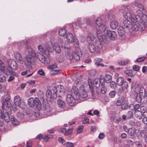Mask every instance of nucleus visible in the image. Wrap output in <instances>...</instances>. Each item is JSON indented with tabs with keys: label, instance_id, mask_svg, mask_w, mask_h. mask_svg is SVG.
Returning a JSON list of instances; mask_svg holds the SVG:
<instances>
[{
	"label": "nucleus",
	"instance_id": "f257e3e1",
	"mask_svg": "<svg viewBox=\"0 0 147 147\" xmlns=\"http://www.w3.org/2000/svg\"><path fill=\"white\" fill-rule=\"evenodd\" d=\"M25 51L28 54L25 59L24 63L29 69L32 68V65L34 63V57H37L40 61L45 64L50 63V60L48 57H46L39 53H36L30 46L26 47Z\"/></svg>",
	"mask_w": 147,
	"mask_h": 147
},
{
	"label": "nucleus",
	"instance_id": "f03ea898",
	"mask_svg": "<svg viewBox=\"0 0 147 147\" xmlns=\"http://www.w3.org/2000/svg\"><path fill=\"white\" fill-rule=\"evenodd\" d=\"M102 48V45L101 42L99 40H96L94 42L89 43L88 48L91 53H94L96 49H100Z\"/></svg>",
	"mask_w": 147,
	"mask_h": 147
},
{
	"label": "nucleus",
	"instance_id": "7ed1b4c3",
	"mask_svg": "<svg viewBox=\"0 0 147 147\" xmlns=\"http://www.w3.org/2000/svg\"><path fill=\"white\" fill-rule=\"evenodd\" d=\"M28 103L30 107H36L38 110L41 108V105L39 99L37 98H34L31 97L28 100Z\"/></svg>",
	"mask_w": 147,
	"mask_h": 147
},
{
	"label": "nucleus",
	"instance_id": "20e7f679",
	"mask_svg": "<svg viewBox=\"0 0 147 147\" xmlns=\"http://www.w3.org/2000/svg\"><path fill=\"white\" fill-rule=\"evenodd\" d=\"M8 65V70L9 73L13 75L15 74L13 70L17 69L18 66L16 62L12 59H8L7 61Z\"/></svg>",
	"mask_w": 147,
	"mask_h": 147
},
{
	"label": "nucleus",
	"instance_id": "39448f33",
	"mask_svg": "<svg viewBox=\"0 0 147 147\" xmlns=\"http://www.w3.org/2000/svg\"><path fill=\"white\" fill-rule=\"evenodd\" d=\"M38 50L42 53L46 55L47 56L50 55V53H51L53 51V48L51 46L43 47L40 45L38 47Z\"/></svg>",
	"mask_w": 147,
	"mask_h": 147
},
{
	"label": "nucleus",
	"instance_id": "423d86ee",
	"mask_svg": "<svg viewBox=\"0 0 147 147\" xmlns=\"http://www.w3.org/2000/svg\"><path fill=\"white\" fill-rule=\"evenodd\" d=\"M46 96L49 102H52L56 98L57 94L55 90H48L46 92Z\"/></svg>",
	"mask_w": 147,
	"mask_h": 147
},
{
	"label": "nucleus",
	"instance_id": "0eeeda50",
	"mask_svg": "<svg viewBox=\"0 0 147 147\" xmlns=\"http://www.w3.org/2000/svg\"><path fill=\"white\" fill-rule=\"evenodd\" d=\"M66 57L67 59L71 60L74 58L76 61H79L80 59V57L79 55L75 52L70 53L69 51H67L66 53Z\"/></svg>",
	"mask_w": 147,
	"mask_h": 147
},
{
	"label": "nucleus",
	"instance_id": "6e6552de",
	"mask_svg": "<svg viewBox=\"0 0 147 147\" xmlns=\"http://www.w3.org/2000/svg\"><path fill=\"white\" fill-rule=\"evenodd\" d=\"M66 99L67 103L71 106L74 105L75 103L76 100H77L75 96L69 93L67 95Z\"/></svg>",
	"mask_w": 147,
	"mask_h": 147
},
{
	"label": "nucleus",
	"instance_id": "1a4fd4ad",
	"mask_svg": "<svg viewBox=\"0 0 147 147\" xmlns=\"http://www.w3.org/2000/svg\"><path fill=\"white\" fill-rule=\"evenodd\" d=\"M123 16L126 20H130L131 22H135L136 20L135 18H137L136 17H132L130 13L127 11L125 10L123 12Z\"/></svg>",
	"mask_w": 147,
	"mask_h": 147
},
{
	"label": "nucleus",
	"instance_id": "9d476101",
	"mask_svg": "<svg viewBox=\"0 0 147 147\" xmlns=\"http://www.w3.org/2000/svg\"><path fill=\"white\" fill-rule=\"evenodd\" d=\"M96 23L98 26L99 30L102 31H104L106 28V27L103 24V21L102 19L100 18H97L96 20Z\"/></svg>",
	"mask_w": 147,
	"mask_h": 147
},
{
	"label": "nucleus",
	"instance_id": "9b49d317",
	"mask_svg": "<svg viewBox=\"0 0 147 147\" xmlns=\"http://www.w3.org/2000/svg\"><path fill=\"white\" fill-rule=\"evenodd\" d=\"M107 34L110 39L115 40L117 38V34L115 31L111 30H107Z\"/></svg>",
	"mask_w": 147,
	"mask_h": 147
},
{
	"label": "nucleus",
	"instance_id": "f8f14e48",
	"mask_svg": "<svg viewBox=\"0 0 147 147\" xmlns=\"http://www.w3.org/2000/svg\"><path fill=\"white\" fill-rule=\"evenodd\" d=\"M135 19L136 20V21L135 22H131V28L132 30L135 31H137L140 28L139 27V20L140 18H136Z\"/></svg>",
	"mask_w": 147,
	"mask_h": 147
},
{
	"label": "nucleus",
	"instance_id": "ddd939ff",
	"mask_svg": "<svg viewBox=\"0 0 147 147\" xmlns=\"http://www.w3.org/2000/svg\"><path fill=\"white\" fill-rule=\"evenodd\" d=\"M78 92L79 93V90L76 86H73L71 90V94L75 96L77 100L79 99V96L78 94Z\"/></svg>",
	"mask_w": 147,
	"mask_h": 147
},
{
	"label": "nucleus",
	"instance_id": "4468645a",
	"mask_svg": "<svg viewBox=\"0 0 147 147\" xmlns=\"http://www.w3.org/2000/svg\"><path fill=\"white\" fill-rule=\"evenodd\" d=\"M138 25L140 29L141 30H144L146 27H147V19L144 20H142L140 23H139Z\"/></svg>",
	"mask_w": 147,
	"mask_h": 147
},
{
	"label": "nucleus",
	"instance_id": "2eb2a0df",
	"mask_svg": "<svg viewBox=\"0 0 147 147\" xmlns=\"http://www.w3.org/2000/svg\"><path fill=\"white\" fill-rule=\"evenodd\" d=\"M2 106V108H3L5 105L6 107L9 108L11 106V101L10 98L8 97L6 98L5 99L3 100Z\"/></svg>",
	"mask_w": 147,
	"mask_h": 147
},
{
	"label": "nucleus",
	"instance_id": "dca6fc26",
	"mask_svg": "<svg viewBox=\"0 0 147 147\" xmlns=\"http://www.w3.org/2000/svg\"><path fill=\"white\" fill-rule=\"evenodd\" d=\"M56 92V94H58L59 96L60 97L61 96L64 94L65 90L63 86L60 85L59 87H58L57 88V90L55 91Z\"/></svg>",
	"mask_w": 147,
	"mask_h": 147
},
{
	"label": "nucleus",
	"instance_id": "f3484780",
	"mask_svg": "<svg viewBox=\"0 0 147 147\" xmlns=\"http://www.w3.org/2000/svg\"><path fill=\"white\" fill-rule=\"evenodd\" d=\"M138 7L139 9L137 10L136 12L137 14H139L138 16V17L140 18L139 16L142 14L143 12L145 11V10L143 5L141 4H139L138 6Z\"/></svg>",
	"mask_w": 147,
	"mask_h": 147
},
{
	"label": "nucleus",
	"instance_id": "a211bd4d",
	"mask_svg": "<svg viewBox=\"0 0 147 147\" xmlns=\"http://www.w3.org/2000/svg\"><path fill=\"white\" fill-rule=\"evenodd\" d=\"M84 21L83 22L81 23L80 20H78L76 24L77 25L80 26L81 28H86V25L89 24V22H87L86 20Z\"/></svg>",
	"mask_w": 147,
	"mask_h": 147
},
{
	"label": "nucleus",
	"instance_id": "6ab92c4d",
	"mask_svg": "<svg viewBox=\"0 0 147 147\" xmlns=\"http://www.w3.org/2000/svg\"><path fill=\"white\" fill-rule=\"evenodd\" d=\"M78 95L81 98H86L88 96V94L86 92L84 89H80L79 90V93Z\"/></svg>",
	"mask_w": 147,
	"mask_h": 147
},
{
	"label": "nucleus",
	"instance_id": "aec40b11",
	"mask_svg": "<svg viewBox=\"0 0 147 147\" xmlns=\"http://www.w3.org/2000/svg\"><path fill=\"white\" fill-rule=\"evenodd\" d=\"M15 57L17 61L21 64L23 63V58L19 53H16L15 54Z\"/></svg>",
	"mask_w": 147,
	"mask_h": 147
},
{
	"label": "nucleus",
	"instance_id": "412c9836",
	"mask_svg": "<svg viewBox=\"0 0 147 147\" xmlns=\"http://www.w3.org/2000/svg\"><path fill=\"white\" fill-rule=\"evenodd\" d=\"M125 99L123 97H120L115 103L117 106H120L125 102Z\"/></svg>",
	"mask_w": 147,
	"mask_h": 147
},
{
	"label": "nucleus",
	"instance_id": "4be33fe9",
	"mask_svg": "<svg viewBox=\"0 0 147 147\" xmlns=\"http://www.w3.org/2000/svg\"><path fill=\"white\" fill-rule=\"evenodd\" d=\"M118 32L119 35L123 38L125 37V31L123 27L122 26H119L118 29Z\"/></svg>",
	"mask_w": 147,
	"mask_h": 147
},
{
	"label": "nucleus",
	"instance_id": "5701e85b",
	"mask_svg": "<svg viewBox=\"0 0 147 147\" xmlns=\"http://www.w3.org/2000/svg\"><path fill=\"white\" fill-rule=\"evenodd\" d=\"M14 103L15 105L20 107L21 104L20 97L18 96H16L14 98Z\"/></svg>",
	"mask_w": 147,
	"mask_h": 147
},
{
	"label": "nucleus",
	"instance_id": "b1692460",
	"mask_svg": "<svg viewBox=\"0 0 147 147\" xmlns=\"http://www.w3.org/2000/svg\"><path fill=\"white\" fill-rule=\"evenodd\" d=\"M118 26V22L115 20H113L110 23V26L112 29H115Z\"/></svg>",
	"mask_w": 147,
	"mask_h": 147
},
{
	"label": "nucleus",
	"instance_id": "393cba45",
	"mask_svg": "<svg viewBox=\"0 0 147 147\" xmlns=\"http://www.w3.org/2000/svg\"><path fill=\"white\" fill-rule=\"evenodd\" d=\"M67 38L69 42L72 43L74 41V38L71 33H68L67 35Z\"/></svg>",
	"mask_w": 147,
	"mask_h": 147
},
{
	"label": "nucleus",
	"instance_id": "a878e982",
	"mask_svg": "<svg viewBox=\"0 0 147 147\" xmlns=\"http://www.w3.org/2000/svg\"><path fill=\"white\" fill-rule=\"evenodd\" d=\"M123 24L125 27L127 28H131V22L130 20H126L123 21Z\"/></svg>",
	"mask_w": 147,
	"mask_h": 147
},
{
	"label": "nucleus",
	"instance_id": "bb28decb",
	"mask_svg": "<svg viewBox=\"0 0 147 147\" xmlns=\"http://www.w3.org/2000/svg\"><path fill=\"white\" fill-rule=\"evenodd\" d=\"M143 111H135L134 114L136 117L138 119H141L142 116V112Z\"/></svg>",
	"mask_w": 147,
	"mask_h": 147
},
{
	"label": "nucleus",
	"instance_id": "cd10ccee",
	"mask_svg": "<svg viewBox=\"0 0 147 147\" xmlns=\"http://www.w3.org/2000/svg\"><path fill=\"white\" fill-rule=\"evenodd\" d=\"M53 48L55 51L57 53H59L61 52V49L59 44L57 43H55L53 45Z\"/></svg>",
	"mask_w": 147,
	"mask_h": 147
},
{
	"label": "nucleus",
	"instance_id": "c85d7f7f",
	"mask_svg": "<svg viewBox=\"0 0 147 147\" xmlns=\"http://www.w3.org/2000/svg\"><path fill=\"white\" fill-rule=\"evenodd\" d=\"M67 30L64 28L60 29L59 32V35L61 36H65Z\"/></svg>",
	"mask_w": 147,
	"mask_h": 147
},
{
	"label": "nucleus",
	"instance_id": "c756f323",
	"mask_svg": "<svg viewBox=\"0 0 147 147\" xmlns=\"http://www.w3.org/2000/svg\"><path fill=\"white\" fill-rule=\"evenodd\" d=\"M136 129L134 128H131L128 130L129 134L131 136H134L136 134Z\"/></svg>",
	"mask_w": 147,
	"mask_h": 147
},
{
	"label": "nucleus",
	"instance_id": "7c9ffc66",
	"mask_svg": "<svg viewBox=\"0 0 147 147\" xmlns=\"http://www.w3.org/2000/svg\"><path fill=\"white\" fill-rule=\"evenodd\" d=\"M129 124L132 126H135L136 125L138 126H140V122L138 121L136 122L134 121L131 120L129 121Z\"/></svg>",
	"mask_w": 147,
	"mask_h": 147
},
{
	"label": "nucleus",
	"instance_id": "2f4dec72",
	"mask_svg": "<svg viewBox=\"0 0 147 147\" xmlns=\"http://www.w3.org/2000/svg\"><path fill=\"white\" fill-rule=\"evenodd\" d=\"M134 109L135 111H143L144 110V107H143L141 106L138 104L136 105L134 107Z\"/></svg>",
	"mask_w": 147,
	"mask_h": 147
},
{
	"label": "nucleus",
	"instance_id": "473e14b6",
	"mask_svg": "<svg viewBox=\"0 0 147 147\" xmlns=\"http://www.w3.org/2000/svg\"><path fill=\"white\" fill-rule=\"evenodd\" d=\"M3 118L5 121L6 122L8 123L9 121H10V117L8 112H5L4 113L3 115Z\"/></svg>",
	"mask_w": 147,
	"mask_h": 147
},
{
	"label": "nucleus",
	"instance_id": "72a5a7b5",
	"mask_svg": "<svg viewBox=\"0 0 147 147\" xmlns=\"http://www.w3.org/2000/svg\"><path fill=\"white\" fill-rule=\"evenodd\" d=\"M94 34L92 33H89L88 36L87 37V39L88 41H93L95 39Z\"/></svg>",
	"mask_w": 147,
	"mask_h": 147
},
{
	"label": "nucleus",
	"instance_id": "f704fd0d",
	"mask_svg": "<svg viewBox=\"0 0 147 147\" xmlns=\"http://www.w3.org/2000/svg\"><path fill=\"white\" fill-rule=\"evenodd\" d=\"M57 103L59 106L61 108H64L65 106V103L61 99L58 100Z\"/></svg>",
	"mask_w": 147,
	"mask_h": 147
},
{
	"label": "nucleus",
	"instance_id": "c9c22d12",
	"mask_svg": "<svg viewBox=\"0 0 147 147\" xmlns=\"http://www.w3.org/2000/svg\"><path fill=\"white\" fill-rule=\"evenodd\" d=\"M123 79L121 77H119L116 80V83L119 86H121L123 82Z\"/></svg>",
	"mask_w": 147,
	"mask_h": 147
},
{
	"label": "nucleus",
	"instance_id": "e433bc0d",
	"mask_svg": "<svg viewBox=\"0 0 147 147\" xmlns=\"http://www.w3.org/2000/svg\"><path fill=\"white\" fill-rule=\"evenodd\" d=\"M11 121L12 124L14 125H16L19 123L18 121L13 116H12L11 117Z\"/></svg>",
	"mask_w": 147,
	"mask_h": 147
},
{
	"label": "nucleus",
	"instance_id": "4c0bfd02",
	"mask_svg": "<svg viewBox=\"0 0 147 147\" xmlns=\"http://www.w3.org/2000/svg\"><path fill=\"white\" fill-rule=\"evenodd\" d=\"M121 85L122 90L124 91L127 90L128 87V83L126 81L123 82Z\"/></svg>",
	"mask_w": 147,
	"mask_h": 147
},
{
	"label": "nucleus",
	"instance_id": "58836bf2",
	"mask_svg": "<svg viewBox=\"0 0 147 147\" xmlns=\"http://www.w3.org/2000/svg\"><path fill=\"white\" fill-rule=\"evenodd\" d=\"M17 117L21 120H22L24 118V114L22 112H18L17 114Z\"/></svg>",
	"mask_w": 147,
	"mask_h": 147
},
{
	"label": "nucleus",
	"instance_id": "ea45409f",
	"mask_svg": "<svg viewBox=\"0 0 147 147\" xmlns=\"http://www.w3.org/2000/svg\"><path fill=\"white\" fill-rule=\"evenodd\" d=\"M102 38V40L105 44H107L109 42L108 38L105 35H102L101 37Z\"/></svg>",
	"mask_w": 147,
	"mask_h": 147
},
{
	"label": "nucleus",
	"instance_id": "a19ab883",
	"mask_svg": "<svg viewBox=\"0 0 147 147\" xmlns=\"http://www.w3.org/2000/svg\"><path fill=\"white\" fill-rule=\"evenodd\" d=\"M128 63V61L127 60H120L118 61V63L119 65H120L123 66L124 65L126 64H127Z\"/></svg>",
	"mask_w": 147,
	"mask_h": 147
},
{
	"label": "nucleus",
	"instance_id": "79ce46f5",
	"mask_svg": "<svg viewBox=\"0 0 147 147\" xmlns=\"http://www.w3.org/2000/svg\"><path fill=\"white\" fill-rule=\"evenodd\" d=\"M99 80L98 79H95L93 81V84L94 86L96 88L100 86Z\"/></svg>",
	"mask_w": 147,
	"mask_h": 147
},
{
	"label": "nucleus",
	"instance_id": "37998d69",
	"mask_svg": "<svg viewBox=\"0 0 147 147\" xmlns=\"http://www.w3.org/2000/svg\"><path fill=\"white\" fill-rule=\"evenodd\" d=\"M102 87L101 89V92L103 94H104L107 92V89L106 87L104 85H101Z\"/></svg>",
	"mask_w": 147,
	"mask_h": 147
},
{
	"label": "nucleus",
	"instance_id": "c03bdc74",
	"mask_svg": "<svg viewBox=\"0 0 147 147\" xmlns=\"http://www.w3.org/2000/svg\"><path fill=\"white\" fill-rule=\"evenodd\" d=\"M146 59V57H142L138 58L135 61V62L140 63L143 62L144 60Z\"/></svg>",
	"mask_w": 147,
	"mask_h": 147
},
{
	"label": "nucleus",
	"instance_id": "a18cd8bd",
	"mask_svg": "<svg viewBox=\"0 0 147 147\" xmlns=\"http://www.w3.org/2000/svg\"><path fill=\"white\" fill-rule=\"evenodd\" d=\"M57 67V65L56 64H54L50 65L48 66V69L53 70Z\"/></svg>",
	"mask_w": 147,
	"mask_h": 147
},
{
	"label": "nucleus",
	"instance_id": "49530a36",
	"mask_svg": "<svg viewBox=\"0 0 147 147\" xmlns=\"http://www.w3.org/2000/svg\"><path fill=\"white\" fill-rule=\"evenodd\" d=\"M125 73L130 76H133V75L132 74V71L131 70L128 69L125 71Z\"/></svg>",
	"mask_w": 147,
	"mask_h": 147
},
{
	"label": "nucleus",
	"instance_id": "de8ad7c7",
	"mask_svg": "<svg viewBox=\"0 0 147 147\" xmlns=\"http://www.w3.org/2000/svg\"><path fill=\"white\" fill-rule=\"evenodd\" d=\"M0 64H1V65H0V70H1L2 72H3L4 71L5 68L4 63L2 62V61H0Z\"/></svg>",
	"mask_w": 147,
	"mask_h": 147
},
{
	"label": "nucleus",
	"instance_id": "09e8293b",
	"mask_svg": "<svg viewBox=\"0 0 147 147\" xmlns=\"http://www.w3.org/2000/svg\"><path fill=\"white\" fill-rule=\"evenodd\" d=\"M100 31L98 30L96 32V34H97V37L99 38L100 39V37H101L102 36V32H105L106 30L104 31H102L100 30Z\"/></svg>",
	"mask_w": 147,
	"mask_h": 147
},
{
	"label": "nucleus",
	"instance_id": "8fccbe9b",
	"mask_svg": "<svg viewBox=\"0 0 147 147\" xmlns=\"http://www.w3.org/2000/svg\"><path fill=\"white\" fill-rule=\"evenodd\" d=\"M6 78L5 76L3 75L0 76V82H4L6 81Z\"/></svg>",
	"mask_w": 147,
	"mask_h": 147
},
{
	"label": "nucleus",
	"instance_id": "3c124183",
	"mask_svg": "<svg viewBox=\"0 0 147 147\" xmlns=\"http://www.w3.org/2000/svg\"><path fill=\"white\" fill-rule=\"evenodd\" d=\"M84 127L83 126H79L78 127L77 130V132L78 134H80L83 131Z\"/></svg>",
	"mask_w": 147,
	"mask_h": 147
},
{
	"label": "nucleus",
	"instance_id": "603ef678",
	"mask_svg": "<svg viewBox=\"0 0 147 147\" xmlns=\"http://www.w3.org/2000/svg\"><path fill=\"white\" fill-rule=\"evenodd\" d=\"M51 135H45L43 136V138L45 142H47L49 139L50 138V136H51Z\"/></svg>",
	"mask_w": 147,
	"mask_h": 147
},
{
	"label": "nucleus",
	"instance_id": "864d4df0",
	"mask_svg": "<svg viewBox=\"0 0 147 147\" xmlns=\"http://www.w3.org/2000/svg\"><path fill=\"white\" fill-rule=\"evenodd\" d=\"M38 73L41 76H45V74L43 70L42 69L39 70L38 71Z\"/></svg>",
	"mask_w": 147,
	"mask_h": 147
},
{
	"label": "nucleus",
	"instance_id": "5fc2aeb1",
	"mask_svg": "<svg viewBox=\"0 0 147 147\" xmlns=\"http://www.w3.org/2000/svg\"><path fill=\"white\" fill-rule=\"evenodd\" d=\"M64 144L67 147H74V145L73 143L71 142H67Z\"/></svg>",
	"mask_w": 147,
	"mask_h": 147
},
{
	"label": "nucleus",
	"instance_id": "6e6d98bb",
	"mask_svg": "<svg viewBox=\"0 0 147 147\" xmlns=\"http://www.w3.org/2000/svg\"><path fill=\"white\" fill-rule=\"evenodd\" d=\"M136 146L137 147H143L142 143L138 141H136L135 142Z\"/></svg>",
	"mask_w": 147,
	"mask_h": 147
},
{
	"label": "nucleus",
	"instance_id": "4d7b16f0",
	"mask_svg": "<svg viewBox=\"0 0 147 147\" xmlns=\"http://www.w3.org/2000/svg\"><path fill=\"white\" fill-rule=\"evenodd\" d=\"M57 61L61 63L63 62L64 59L62 56H59L57 57Z\"/></svg>",
	"mask_w": 147,
	"mask_h": 147
},
{
	"label": "nucleus",
	"instance_id": "13d9d810",
	"mask_svg": "<svg viewBox=\"0 0 147 147\" xmlns=\"http://www.w3.org/2000/svg\"><path fill=\"white\" fill-rule=\"evenodd\" d=\"M121 106V109L123 110H125L127 109L128 106L127 104L125 103L124 104H122Z\"/></svg>",
	"mask_w": 147,
	"mask_h": 147
},
{
	"label": "nucleus",
	"instance_id": "bf43d9fd",
	"mask_svg": "<svg viewBox=\"0 0 147 147\" xmlns=\"http://www.w3.org/2000/svg\"><path fill=\"white\" fill-rule=\"evenodd\" d=\"M133 115V113L131 111H129L128 112L127 114V116L128 118H130Z\"/></svg>",
	"mask_w": 147,
	"mask_h": 147
},
{
	"label": "nucleus",
	"instance_id": "052dcab7",
	"mask_svg": "<svg viewBox=\"0 0 147 147\" xmlns=\"http://www.w3.org/2000/svg\"><path fill=\"white\" fill-rule=\"evenodd\" d=\"M116 93L115 91H112L111 92L109 93V95L111 98L114 97Z\"/></svg>",
	"mask_w": 147,
	"mask_h": 147
},
{
	"label": "nucleus",
	"instance_id": "680f3d73",
	"mask_svg": "<svg viewBox=\"0 0 147 147\" xmlns=\"http://www.w3.org/2000/svg\"><path fill=\"white\" fill-rule=\"evenodd\" d=\"M110 86L112 88H114L116 86V84L115 82H112L110 83Z\"/></svg>",
	"mask_w": 147,
	"mask_h": 147
},
{
	"label": "nucleus",
	"instance_id": "e2e57ef3",
	"mask_svg": "<svg viewBox=\"0 0 147 147\" xmlns=\"http://www.w3.org/2000/svg\"><path fill=\"white\" fill-rule=\"evenodd\" d=\"M90 82H88V83H89V88L90 89L91 93H92V95L93 96H94V90L93 89V87H91V86L92 85V84H89Z\"/></svg>",
	"mask_w": 147,
	"mask_h": 147
},
{
	"label": "nucleus",
	"instance_id": "0e129e2a",
	"mask_svg": "<svg viewBox=\"0 0 147 147\" xmlns=\"http://www.w3.org/2000/svg\"><path fill=\"white\" fill-rule=\"evenodd\" d=\"M140 69V67L137 65H135L133 66V69L134 70L138 71Z\"/></svg>",
	"mask_w": 147,
	"mask_h": 147
},
{
	"label": "nucleus",
	"instance_id": "69168bd1",
	"mask_svg": "<svg viewBox=\"0 0 147 147\" xmlns=\"http://www.w3.org/2000/svg\"><path fill=\"white\" fill-rule=\"evenodd\" d=\"M145 92L144 90L143 89L142 90H140L139 92V94L140 96H144V93L145 92Z\"/></svg>",
	"mask_w": 147,
	"mask_h": 147
},
{
	"label": "nucleus",
	"instance_id": "338daca9",
	"mask_svg": "<svg viewBox=\"0 0 147 147\" xmlns=\"http://www.w3.org/2000/svg\"><path fill=\"white\" fill-rule=\"evenodd\" d=\"M112 79L111 76L109 75H107L105 77V80H111Z\"/></svg>",
	"mask_w": 147,
	"mask_h": 147
},
{
	"label": "nucleus",
	"instance_id": "774afa93",
	"mask_svg": "<svg viewBox=\"0 0 147 147\" xmlns=\"http://www.w3.org/2000/svg\"><path fill=\"white\" fill-rule=\"evenodd\" d=\"M72 131V130L71 129H68L67 131H65V135H68L71 133Z\"/></svg>",
	"mask_w": 147,
	"mask_h": 147
}]
</instances>
